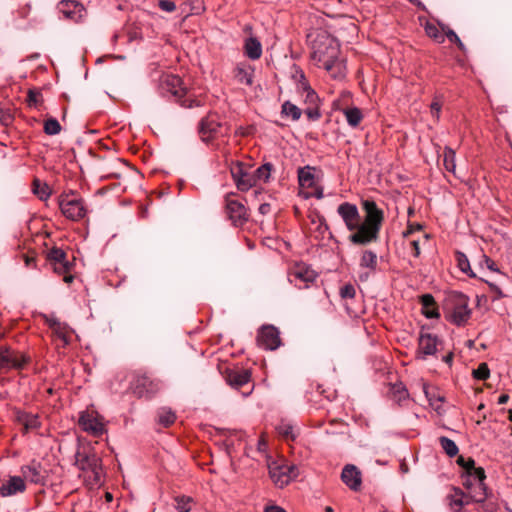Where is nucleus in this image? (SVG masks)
I'll list each match as a JSON object with an SVG mask.
<instances>
[{"mask_svg":"<svg viewBox=\"0 0 512 512\" xmlns=\"http://www.w3.org/2000/svg\"><path fill=\"white\" fill-rule=\"evenodd\" d=\"M17 421L23 425L25 432L36 430L41 425L37 415L26 412H18Z\"/></svg>","mask_w":512,"mask_h":512,"instance_id":"obj_28","label":"nucleus"},{"mask_svg":"<svg viewBox=\"0 0 512 512\" xmlns=\"http://www.w3.org/2000/svg\"><path fill=\"white\" fill-rule=\"evenodd\" d=\"M26 490L24 479L20 476H11L6 483L0 487V494L3 497L22 493Z\"/></svg>","mask_w":512,"mask_h":512,"instance_id":"obj_26","label":"nucleus"},{"mask_svg":"<svg viewBox=\"0 0 512 512\" xmlns=\"http://www.w3.org/2000/svg\"><path fill=\"white\" fill-rule=\"evenodd\" d=\"M51 267L53 268V271L55 273L62 275V274H66L71 271L72 264L68 260H66L59 264H54Z\"/></svg>","mask_w":512,"mask_h":512,"instance_id":"obj_50","label":"nucleus"},{"mask_svg":"<svg viewBox=\"0 0 512 512\" xmlns=\"http://www.w3.org/2000/svg\"><path fill=\"white\" fill-rule=\"evenodd\" d=\"M23 479L37 485H44L46 482L45 471L42 464L32 460L29 464L23 465L20 469Z\"/></svg>","mask_w":512,"mask_h":512,"instance_id":"obj_19","label":"nucleus"},{"mask_svg":"<svg viewBox=\"0 0 512 512\" xmlns=\"http://www.w3.org/2000/svg\"><path fill=\"white\" fill-rule=\"evenodd\" d=\"M44 132L50 136L59 134L61 132V125L59 121L55 118H48L44 122Z\"/></svg>","mask_w":512,"mask_h":512,"instance_id":"obj_44","label":"nucleus"},{"mask_svg":"<svg viewBox=\"0 0 512 512\" xmlns=\"http://www.w3.org/2000/svg\"><path fill=\"white\" fill-rule=\"evenodd\" d=\"M59 205L62 214L72 221H79L83 219L88 212L84 200L76 197L73 191L68 194L61 195Z\"/></svg>","mask_w":512,"mask_h":512,"instance_id":"obj_7","label":"nucleus"},{"mask_svg":"<svg viewBox=\"0 0 512 512\" xmlns=\"http://www.w3.org/2000/svg\"><path fill=\"white\" fill-rule=\"evenodd\" d=\"M231 175L240 191H248L255 186L253 173H249L242 163H236L231 167Z\"/></svg>","mask_w":512,"mask_h":512,"instance_id":"obj_17","label":"nucleus"},{"mask_svg":"<svg viewBox=\"0 0 512 512\" xmlns=\"http://www.w3.org/2000/svg\"><path fill=\"white\" fill-rule=\"evenodd\" d=\"M440 345H442V341L437 337V335L421 331L418 338L416 358L425 360L428 356L435 355Z\"/></svg>","mask_w":512,"mask_h":512,"instance_id":"obj_14","label":"nucleus"},{"mask_svg":"<svg viewBox=\"0 0 512 512\" xmlns=\"http://www.w3.org/2000/svg\"><path fill=\"white\" fill-rule=\"evenodd\" d=\"M377 265V254L371 250H364L361 253V257L359 260V267L362 270V272L359 273V279L361 281H366L369 278V276L376 271Z\"/></svg>","mask_w":512,"mask_h":512,"instance_id":"obj_21","label":"nucleus"},{"mask_svg":"<svg viewBox=\"0 0 512 512\" xmlns=\"http://www.w3.org/2000/svg\"><path fill=\"white\" fill-rule=\"evenodd\" d=\"M23 258H24V262H25V266L30 268V267H36V260H35V257L33 256H29V255H23Z\"/></svg>","mask_w":512,"mask_h":512,"instance_id":"obj_59","label":"nucleus"},{"mask_svg":"<svg viewBox=\"0 0 512 512\" xmlns=\"http://www.w3.org/2000/svg\"><path fill=\"white\" fill-rule=\"evenodd\" d=\"M471 477H474V482L484 481L486 478L484 469L482 467L473 468L471 471L466 472L463 480L471 481Z\"/></svg>","mask_w":512,"mask_h":512,"instance_id":"obj_46","label":"nucleus"},{"mask_svg":"<svg viewBox=\"0 0 512 512\" xmlns=\"http://www.w3.org/2000/svg\"><path fill=\"white\" fill-rule=\"evenodd\" d=\"M33 193L42 201L50 197L51 191L46 183H42L39 179L33 181Z\"/></svg>","mask_w":512,"mask_h":512,"instance_id":"obj_40","label":"nucleus"},{"mask_svg":"<svg viewBox=\"0 0 512 512\" xmlns=\"http://www.w3.org/2000/svg\"><path fill=\"white\" fill-rule=\"evenodd\" d=\"M389 397L401 406L408 400L409 393L402 383H395L390 388Z\"/></svg>","mask_w":512,"mask_h":512,"instance_id":"obj_30","label":"nucleus"},{"mask_svg":"<svg viewBox=\"0 0 512 512\" xmlns=\"http://www.w3.org/2000/svg\"><path fill=\"white\" fill-rule=\"evenodd\" d=\"M46 259L50 266L68 260L65 251L58 247H52L49 249L46 253Z\"/></svg>","mask_w":512,"mask_h":512,"instance_id":"obj_37","label":"nucleus"},{"mask_svg":"<svg viewBox=\"0 0 512 512\" xmlns=\"http://www.w3.org/2000/svg\"><path fill=\"white\" fill-rule=\"evenodd\" d=\"M486 283L488 284L490 291L494 294L493 300H499L505 296L502 289L498 285L489 281H486Z\"/></svg>","mask_w":512,"mask_h":512,"instance_id":"obj_54","label":"nucleus"},{"mask_svg":"<svg viewBox=\"0 0 512 512\" xmlns=\"http://www.w3.org/2000/svg\"><path fill=\"white\" fill-rule=\"evenodd\" d=\"M473 377L477 380H486L490 376V370L487 363H480L472 372Z\"/></svg>","mask_w":512,"mask_h":512,"instance_id":"obj_47","label":"nucleus"},{"mask_svg":"<svg viewBox=\"0 0 512 512\" xmlns=\"http://www.w3.org/2000/svg\"><path fill=\"white\" fill-rule=\"evenodd\" d=\"M365 211V219L360 223L358 231L349 236V241L355 245H367L375 242L379 238V233L384 221V212L378 208L375 201L364 199L361 201Z\"/></svg>","mask_w":512,"mask_h":512,"instance_id":"obj_2","label":"nucleus"},{"mask_svg":"<svg viewBox=\"0 0 512 512\" xmlns=\"http://www.w3.org/2000/svg\"><path fill=\"white\" fill-rule=\"evenodd\" d=\"M424 30L427 36L437 43H443L445 41V31H443V28L440 30L436 24L427 22L424 26Z\"/></svg>","mask_w":512,"mask_h":512,"instance_id":"obj_36","label":"nucleus"},{"mask_svg":"<svg viewBox=\"0 0 512 512\" xmlns=\"http://www.w3.org/2000/svg\"><path fill=\"white\" fill-rule=\"evenodd\" d=\"M439 443H440L442 449L445 451V453L449 457H454L458 454L459 449H458L456 443L452 439H450L446 436H441L439 438Z\"/></svg>","mask_w":512,"mask_h":512,"instance_id":"obj_41","label":"nucleus"},{"mask_svg":"<svg viewBox=\"0 0 512 512\" xmlns=\"http://www.w3.org/2000/svg\"><path fill=\"white\" fill-rule=\"evenodd\" d=\"M293 78L296 81V90L304 98L307 108L305 114L309 120L316 121L321 117L319 110V97L317 93L311 88L310 84L306 80V77L301 69H296Z\"/></svg>","mask_w":512,"mask_h":512,"instance_id":"obj_4","label":"nucleus"},{"mask_svg":"<svg viewBox=\"0 0 512 512\" xmlns=\"http://www.w3.org/2000/svg\"><path fill=\"white\" fill-rule=\"evenodd\" d=\"M222 375L226 383L236 390L249 385L251 382V372L248 369L225 368Z\"/></svg>","mask_w":512,"mask_h":512,"instance_id":"obj_15","label":"nucleus"},{"mask_svg":"<svg viewBox=\"0 0 512 512\" xmlns=\"http://www.w3.org/2000/svg\"><path fill=\"white\" fill-rule=\"evenodd\" d=\"M159 87L164 96H171L175 101L180 102L184 107H192L193 101L188 96L187 88L182 79L174 74H163L160 78Z\"/></svg>","mask_w":512,"mask_h":512,"instance_id":"obj_5","label":"nucleus"},{"mask_svg":"<svg viewBox=\"0 0 512 512\" xmlns=\"http://www.w3.org/2000/svg\"><path fill=\"white\" fill-rule=\"evenodd\" d=\"M161 389V381L146 373L135 374L130 382V390L139 398H152Z\"/></svg>","mask_w":512,"mask_h":512,"instance_id":"obj_6","label":"nucleus"},{"mask_svg":"<svg viewBox=\"0 0 512 512\" xmlns=\"http://www.w3.org/2000/svg\"><path fill=\"white\" fill-rule=\"evenodd\" d=\"M76 466L85 474V481L91 485H99L102 481L103 467L100 456L91 446L80 447L75 454Z\"/></svg>","mask_w":512,"mask_h":512,"instance_id":"obj_3","label":"nucleus"},{"mask_svg":"<svg viewBox=\"0 0 512 512\" xmlns=\"http://www.w3.org/2000/svg\"><path fill=\"white\" fill-rule=\"evenodd\" d=\"M317 273L304 263H296L288 272V280L299 289L307 288L316 280Z\"/></svg>","mask_w":512,"mask_h":512,"instance_id":"obj_9","label":"nucleus"},{"mask_svg":"<svg viewBox=\"0 0 512 512\" xmlns=\"http://www.w3.org/2000/svg\"><path fill=\"white\" fill-rule=\"evenodd\" d=\"M281 114L283 117L291 118L293 121H298L302 115V111L292 102L285 101L281 107Z\"/></svg>","mask_w":512,"mask_h":512,"instance_id":"obj_34","label":"nucleus"},{"mask_svg":"<svg viewBox=\"0 0 512 512\" xmlns=\"http://www.w3.org/2000/svg\"><path fill=\"white\" fill-rule=\"evenodd\" d=\"M273 170V165L271 163H265L258 167L254 172V181L255 186L258 182H268L271 176V172Z\"/></svg>","mask_w":512,"mask_h":512,"instance_id":"obj_35","label":"nucleus"},{"mask_svg":"<svg viewBox=\"0 0 512 512\" xmlns=\"http://www.w3.org/2000/svg\"><path fill=\"white\" fill-rule=\"evenodd\" d=\"M466 493L459 488H453L452 492L447 496L449 506L454 512L460 511L465 505L471 503Z\"/></svg>","mask_w":512,"mask_h":512,"instance_id":"obj_27","label":"nucleus"},{"mask_svg":"<svg viewBox=\"0 0 512 512\" xmlns=\"http://www.w3.org/2000/svg\"><path fill=\"white\" fill-rule=\"evenodd\" d=\"M225 211L235 226H241L248 220L247 208L234 194H228L225 197Z\"/></svg>","mask_w":512,"mask_h":512,"instance_id":"obj_11","label":"nucleus"},{"mask_svg":"<svg viewBox=\"0 0 512 512\" xmlns=\"http://www.w3.org/2000/svg\"><path fill=\"white\" fill-rule=\"evenodd\" d=\"M470 316L471 310L468 307V300L462 297L451 309L448 320L457 326H461L469 320Z\"/></svg>","mask_w":512,"mask_h":512,"instance_id":"obj_23","label":"nucleus"},{"mask_svg":"<svg viewBox=\"0 0 512 512\" xmlns=\"http://www.w3.org/2000/svg\"><path fill=\"white\" fill-rule=\"evenodd\" d=\"M157 418L159 424L169 427L175 422L176 415L171 409L163 407L158 410Z\"/></svg>","mask_w":512,"mask_h":512,"instance_id":"obj_39","label":"nucleus"},{"mask_svg":"<svg viewBox=\"0 0 512 512\" xmlns=\"http://www.w3.org/2000/svg\"><path fill=\"white\" fill-rule=\"evenodd\" d=\"M337 212L349 231H358L360 227V214L355 204L344 202L338 206Z\"/></svg>","mask_w":512,"mask_h":512,"instance_id":"obj_16","label":"nucleus"},{"mask_svg":"<svg viewBox=\"0 0 512 512\" xmlns=\"http://www.w3.org/2000/svg\"><path fill=\"white\" fill-rule=\"evenodd\" d=\"M27 101L29 106H37L41 102V93L36 90H29Z\"/></svg>","mask_w":512,"mask_h":512,"instance_id":"obj_52","label":"nucleus"},{"mask_svg":"<svg viewBox=\"0 0 512 512\" xmlns=\"http://www.w3.org/2000/svg\"><path fill=\"white\" fill-rule=\"evenodd\" d=\"M457 463L465 469L466 472L471 471L475 468V461L472 458L465 459L463 456H460L457 460Z\"/></svg>","mask_w":512,"mask_h":512,"instance_id":"obj_53","label":"nucleus"},{"mask_svg":"<svg viewBox=\"0 0 512 512\" xmlns=\"http://www.w3.org/2000/svg\"><path fill=\"white\" fill-rule=\"evenodd\" d=\"M224 127L217 114L210 113L199 124V134L204 142H209L218 136L224 135Z\"/></svg>","mask_w":512,"mask_h":512,"instance_id":"obj_13","label":"nucleus"},{"mask_svg":"<svg viewBox=\"0 0 512 512\" xmlns=\"http://www.w3.org/2000/svg\"><path fill=\"white\" fill-rule=\"evenodd\" d=\"M441 109H442V103L440 102L438 97H435L433 99L432 103L430 104V111H431L432 116L436 120H439V118H440Z\"/></svg>","mask_w":512,"mask_h":512,"instance_id":"obj_51","label":"nucleus"},{"mask_svg":"<svg viewBox=\"0 0 512 512\" xmlns=\"http://www.w3.org/2000/svg\"><path fill=\"white\" fill-rule=\"evenodd\" d=\"M78 423L85 432L95 437L101 436L106 431L102 416L93 409L82 411Z\"/></svg>","mask_w":512,"mask_h":512,"instance_id":"obj_8","label":"nucleus"},{"mask_svg":"<svg viewBox=\"0 0 512 512\" xmlns=\"http://www.w3.org/2000/svg\"><path fill=\"white\" fill-rule=\"evenodd\" d=\"M456 260H457V265L462 272L466 273L470 277H475V274L471 270L469 260L464 253L457 252Z\"/></svg>","mask_w":512,"mask_h":512,"instance_id":"obj_43","label":"nucleus"},{"mask_svg":"<svg viewBox=\"0 0 512 512\" xmlns=\"http://www.w3.org/2000/svg\"><path fill=\"white\" fill-rule=\"evenodd\" d=\"M421 300H422V304L425 308H428L429 306L433 305V303H434V298L430 294L423 295Z\"/></svg>","mask_w":512,"mask_h":512,"instance_id":"obj_57","label":"nucleus"},{"mask_svg":"<svg viewBox=\"0 0 512 512\" xmlns=\"http://www.w3.org/2000/svg\"><path fill=\"white\" fill-rule=\"evenodd\" d=\"M341 480L352 491H359L362 485L361 471L353 464L344 466L341 473Z\"/></svg>","mask_w":512,"mask_h":512,"instance_id":"obj_24","label":"nucleus"},{"mask_svg":"<svg viewBox=\"0 0 512 512\" xmlns=\"http://www.w3.org/2000/svg\"><path fill=\"white\" fill-rule=\"evenodd\" d=\"M410 246H411L412 254H413L415 257H419V256H420L419 241H418V240H412V241L410 242Z\"/></svg>","mask_w":512,"mask_h":512,"instance_id":"obj_58","label":"nucleus"},{"mask_svg":"<svg viewBox=\"0 0 512 512\" xmlns=\"http://www.w3.org/2000/svg\"><path fill=\"white\" fill-rule=\"evenodd\" d=\"M62 275H63V281L65 283L70 284L73 282L74 276L70 272H68L66 274H62Z\"/></svg>","mask_w":512,"mask_h":512,"instance_id":"obj_62","label":"nucleus"},{"mask_svg":"<svg viewBox=\"0 0 512 512\" xmlns=\"http://www.w3.org/2000/svg\"><path fill=\"white\" fill-rule=\"evenodd\" d=\"M269 474L275 485L282 488L298 476V468L294 465H280L273 462L269 465Z\"/></svg>","mask_w":512,"mask_h":512,"instance_id":"obj_12","label":"nucleus"},{"mask_svg":"<svg viewBox=\"0 0 512 512\" xmlns=\"http://www.w3.org/2000/svg\"><path fill=\"white\" fill-rule=\"evenodd\" d=\"M313 170L314 169L310 166H305L298 169V181L300 186L304 188H311L314 186L315 177Z\"/></svg>","mask_w":512,"mask_h":512,"instance_id":"obj_32","label":"nucleus"},{"mask_svg":"<svg viewBox=\"0 0 512 512\" xmlns=\"http://www.w3.org/2000/svg\"><path fill=\"white\" fill-rule=\"evenodd\" d=\"M48 324H49V327L52 329V331L54 332V334L59 338L61 339L64 344H67L69 342V332H68V327L66 324L64 323H61L58 319L56 318H50L48 319Z\"/></svg>","mask_w":512,"mask_h":512,"instance_id":"obj_31","label":"nucleus"},{"mask_svg":"<svg viewBox=\"0 0 512 512\" xmlns=\"http://www.w3.org/2000/svg\"><path fill=\"white\" fill-rule=\"evenodd\" d=\"M463 485L466 489V495L469 497L471 502L482 503L487 498V489L484 481L471 482L469 480H463Z\"/></svg>","mask_w":512,"mask_h":512,"instance_id":"obj_25","label":"nucleus"},{"mask_svg":"<svg viewBox=\"0 0 512 512\" xmlns=\"http://www.w3.org/2000/svg\"><path fill=\"white\" fill-rule=\"evenodd\" d=\"M58 10L66 19H71L75 22L80 21L85 14L84 6L76 0L60 1Z\"/></svg>","mask_w":512,"mask_h":512,"instance_id":"obj_22","label":"nucleus"},{"mask_svg":"<svg viewBox=\"0 0 512 512\" xmlns=\"http://www.w3.org/2000/svg\"><path fill=\"white\" fill-rule=\"evenodd\" d=\"M350 98L349 92H343L341 94V99H336L333 101V108L335 110H341L343 111L346 121L349 124V126L355 128L357 127L360 122L363 119L362 112L359 108L353 107V108H344L341 106V100H348Z\"/></svg>","mask_w":512,"mask_h":512,"instance_id":"obj_20","label":"nucleus"},{"mask_svg":"<svg viewBox=\"0 0 512 512\" xmlns=\"http://www.w3.org/2000/svg\"><path fill=\"white\" fill-rule=\"evenodd\" d=\"M339 295L342 300L353 299L356 295L355 286L351 283H347V284L343 285L339 289Z\"/></svg>","mask_w":512,"mask_h":512,"instance_id":"obj_48","label":"nucleus"},{"mask_svg":"<svg viewBox=\"0 0 512 512\" xmlns=\"http://www.w3.org/2000/svg\"><path fill=\"white\" fill-rule=\"evenodd\" d=\"M245 53L252 60L259 59L262 55L261 43L253 37L247 39L245 43Z\"/></svg>","mask_w":512,"mask_h":512,"instance_id":"obj_33","label":"nucleus"},{"mask_svg":"<svg viewBox=\"0 0 512 512\" xmlns=\"http://www.w3.org/2000/svg\"><path fill=\"white\" fill-rule=\"evenodd\" d=\"M443 361L445 363H447L448 365H451L452 364V361H453V354L452 353H449L445 356H443Z\"/></svg>","mask_w":512,"mask_h":512,"instance_id":"obj_64","label":"nucleus"},{"mask_svg":"<svg viewBox=\"0 0 512 512\" xmlns=\"http://www.w3.org/2000/svg\"><path fill=\"white\" fill-rule=\"evenodd\" d=\"M271 211V206L268 203H263L259 206V212L262 215H266Z\"/></svg>","mask_w":512,"mask_h":512,"instance_id":"obj_61","label":"nucleus"},{"mask_svg":"<svg viewBox=\"0 0 512 512\" xmlns=\"http://www.w3.org/2000/svg\"><path fill=\"white\" fill-rule=\"evenodd\" d=\"M158 6L165 12H173L176 10V5L172 0H159Z\"/></svg>","mask_w":512,"mask_h":512,"instance_id":"obj_55","label":"nucleus"},{"mask_svg":"<svg viewBox=\"0 0 512 512\" xmlns=\"http://www.w3.org/2000/svg\"><path fill=\"white\" fill-rule=\"evenodd\" d=\"M234 77L239 83L250 86L253 83V69L248 65L239 64L234 70Z\"/></svg>","mask_w":512,"mask_h":512,"instance_id":"obj_29","label":"nucleus"},{"mask_svg":"<svg viewBox=\"0 0 512 512\" xmlns=\"http://www.w3.org/2000/svg\"><path fill=\"white\" fill-rule=\"evenodd\" d=\"M311 58L327 71L331 78L342 80L346 76L345 61L340 58V46L326 31H319L311 40Z\"/></svg>","mask_w":512,"mask_h":512,"instance_id":"obj_1","label":"nucleus"},{"mask_svg":"<svg viewBox=\"0 0 512 512\" xmlns=\"http://www.w3.org/2000/svg\"><path fill=\"white\" fill-rule=\"evenodd\" d=\"M481 265H485L492 272L500 273L496 263L486 255H483Z\"/></svg>","mask_w":512,"mask_h":512,"instance_id":"obj_56","label":"nucleus"},{"mask_svg":"<svg viewBox=\"0 0 512 512\" xmlns=\"http://www.w3.org/2000/svg\"><path fill=\"white\" fill-rule=\"evenodd\" d=\"M192 501L191 497L177 496L175 497L176 509L178 512H190Z\"/></svg>","mask_w":512,"mask_h":512,"instance_id":"obj_45","label":"nucleus"},{"mask_svg":"<svg viewBox=\"0 0 512 512\" xmlns=\"http://www.w3.org/2000/svg\"><path fill=\"white\" fill-rule=\"evenodd\" d=\"M277 431L280 435H282L287 440H289V439L294 440L296 438L294 426L290 422L282 421L277 426Z\"/></svg>","mask_w":512,"mask_h":512,"instance_id":"obj_42","label":"nucleus"},{"mask_svg":"<svg viewBox=\"0 0 512 512\" xmlns=\"http://www.w3.org/2000/svg\"><path fill=\"white\" fill-rule=\"evenodd\" d=\"M508 400H509V396L507 394H501L498 398V404H500V405L505 404V403H507Z\"/></svg>","mask_w":512,"mask_h":512,"instance_id":"obj_63","label":"nucleus"},{"mask_svg":"<svg viewBox=\"0 0 512 512\" xmlns=\"http://www.w3.org/2000/svg\"><path fill=\"white\" fill-rule=\"evenodd\" d=\"M443 164H444V167L447 171L453 173L455 175V170H456V153L455 151L446 146L444 148V152H443Z\"/></svg>","mask_w":512,"mask_h":512,"instance_id":"obj_38","label":"nucleus"},{"mask_svg":"<svg viewBox=\"0 0 512 512\" xmlns=\"http://www.w3.org/2000/svg\"><path fill=\"white\" fill-rule=\"evenodd\" d=\"M264 512H287L284 508L277 506V505H271L267 506L265 508Z\"/></svg>","mask_w":512,"mask_h":512,"instance_id":"obj_60","label":"nucleus"},{"mask_svg":"<svg viewBox=\"0 0 512 512\" xmlns=\"http://www.w3.org/2000/svg\"><path fill=\"white\" fill-rule=\"evenodd\" d=\"M256 343L264 350L278 349L282 345L279 330L273 325H263L257 331Z\"/></svg>","mask_w":512,"mask_h":512,"instance_id":"obj_10","label":"nucleus"},{"mask_svg":"<svg viewBox=\"0 0 512 512\" xmlns=\"http://www.w3.org/2000/svg\"><path fill=\"white\" fill-rule=\"evenodd\" d=\"M26 363V358L19 352L7 347L0 348V370L21 368Z\"/></svg>","mask_w":512,"mask_h":512,"instance_id":"obj_18","label":"nucleus"},{"mask_svg":"<svg viewBox=\"0 0 512 512\" xmlns=\"http://www.w3.org/2000/svg\"><path fill=\"white\" fill-rule=\"evenodd\" d=\"M443 31H445V38L447 37L448 40L455 43L459 49L464 50L465 47L463 42L452 29L443 26Z\"/></svg>","mask_w":512,"mask_h":512,"instance_id":"obj_49","label":"nucleus"}]
</instances>
